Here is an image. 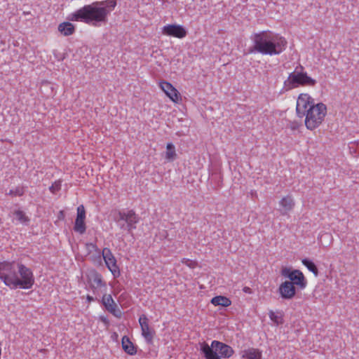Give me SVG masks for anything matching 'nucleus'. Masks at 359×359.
Wrapping results in <instances>:
<instances>
[{"mask_svg":"<svg viewBox=\"0 0 359 359\" xmlns=\"http://www.w3.org/2000/svg\"><path fill=\"white\" fill-rule=\"evenodd\" d=\"M296 114L299 118H304V126L313 131L325 120L327 107L323 102L315 103L314 99L307 93H300L296 102Z\"/></svg>","mask_w":359,"mask_h":359,"instance_id":"1","label":"nucleus"},{"mask_svg":"<svg viewBox=\"0 0 359 359\" xmlns=\"http://www.w3.org/2000/svg\"><path fill=\"white\" fill-rule=\"evenodd\" d=\"M116 6V0L95 1L69 14L67 19L69 21H81L93 26H100L107 21L108 15Z\"/></svg>","mask_w":359,"mask_h":359,"instance_id":"2","label":"nucleus"},{"mask_svg":"<svg viewBox=\"0 0 359 359\" xmlns=\"http://www.w3.org/2000/svg\"><path fill=\"white\" fill-rule=\"evenodd\" d=\"M253 46L250 53H258L264 55H278L287 46V41L281 34L270 29L254 33L251 36Z\"/></svg>","mask_w":359,"mask_h":359,"instance_id":"3","label":"nucleus"},{"mask_svg":"<svg viewBox=\"0 0 359 359\" xmlns=\"http://www.w3.org/2000/svg\"><path fill=\"white\" fill-rule=\"evenodd\" d=\"M0 279L10 287L29 289L34 283L32 271L15 262H0Z\"/></svg>","mask_w":359,"mask_h":359,"instance_id":"4","label":"nucleus"},{"mask_svg":"<svg viewBox=\"0 0 359 359\" xmlns=\"http://www.w3.org/2000/svg\"><path fill=\"white\" fill-rule=\"evenodd\" d=\"M201 351L205 359H227L234 354L231 346L217 340H213L211 345L203 342L201 345Z\"/></svg>","mask_w":359,"mask_h":359,"instance_id":"5","label":"nucleus"},{"mask_svg":"<svg viewBox=\"0 0 359 359\" xmlns=\"http://www.w3.org/2000/svg\"><path fill=\"white\" fill-rule=\"evenodd\" d=\"M317 81L309 76L306 72L304 71V67L300 66L290 73L285 81V85L289 89H293L299 86L313 87L316 85Z\"/></svg>","mask_w":359,"mask_h":359,"instance_id":"6","label":"nucleus"},{"mask_svg":"<svg viewBox=\"0 0 359 359\" xmlns=\"http://www.w3.org/2000/svg\"><path fill=\"white\" fill-rule=\"evenodd\" d=\"M280 274L300 290H304L307 286V280L300 270L285 266L281 269Z\"/></svg>","mask_w":359,"mask_h":359,"instance_id":"7","label":"nucleus"},{"mask_svg":"<svg viewBox=\"0 0 359 359\" xmlns=\"http://www.w3.org/2000/svg\"><path fill=\"white\" fill-rule=\"evenodd\" d=\"M102 255L105 265L114 278H118L121 275L119 266L117 264V260L113 255L111 250L108 248L102 249Z\"/></svg>","mask_w":359,"mask_h":359,"instance_id":"8","label":"nucleus"},{"mask_svg":"<svg viewBox=\"0 0 359 359\" xmlns=\"http://www.w3.org/2000/svg\"><path fill=\"white\" fill-rule=\"evenodd\" d=\"M161 33L165 36L180 39H184L187 35V31L185 27L178 24H168L165 25L161 29Z\"/></svg>","mask_w":359,"mask_h":359,"instance_id":"9","label":"nucleus"},{"mask_svg":"<svg viewBox=\"0 0 359 359\" xmlns=\"http://www.w3.org/2000/svg\"><path fill=\"white\" fill-rule=\"evenodd\" d=\"M158 86L165 95L175 104H180L182 101L180 93L169 82H158Z\"/></svg>","mask_w":359,"mask_h":359,"instance_id":"10","label":"nucleus"},{"mask_svg":"<svg viewBox=\"0 0 359 359\" xmlns=\"http://www.w3.org/2000/svg\"><path fill=\"white\" fill-rule=\"evenodd\" d=\"M118 219L124 221L127 224V229L130 231L136 229V224L139 222V217L133 210H126L118 212Z\"/></svg>","mask_w":359,"mask_h":359,"instance_id":"11","label":"nucleus"},{"mask_svg":"<svg viewBox=\"0 0 359 359\" xmlns=\"http://www.w3.org/2000/svg\"><path fill=\"white\" fill-rule=\"evenodd\" d=\"M86 212L83 205H80L76 208V217L75 219L74 230V231L83 234L86 230Z\"/></svg>","mask_w":359,"mask_h":359,"instance_id":"12","label":"nucleus"},{"mask_svg":"<svg viewBox=\"0 0 359 359\" xmlns=\"http://www.w3.org/2000/svg\"><path fill=\"white\" fill-rule=\"evenodd\" d=\"M278 292L282 299L290 300L295 297L297 287L289 280H285L279 285Z\"/></svg>","mask_w":359,"mask_h":359,"instance_id":"13","label":"nucleus"},{"mask_svg":"<svg viewBox=\"0 0 359 359\" xmlns=\"http://www.w3.org/2000/svg\"><path fill=\"white\" fill-rule=\"evenodd\" d=\"M295 206V201L291 195L283 196L278 201V210L281 215H287L292 212Z\"/></svg>","mask_w":359,"mask_h":359,"instance_id":"14","label":"nucleus"},{"mask_svg":"<svg viewBox=\"0 0 359 359\" xmlns=\"http://www.w3.org/2000/svg\"><path fill=\"white\" fill-rule=\"evenodd\" d=\"M139 323L141 327L142 337L147 343H151L155 334V331L150 327L149 319L143 314L140 316Z\"/></svg>","mask_w":359,"mask_h":359,"instance_id":"15","label":"nucleus"},{"mask_svg":"<svg viewBox=\"0 0 359 359\" xmlns=\"http://www.w3.org/2000/svg\"><path fill=\"white\" fill-rule=\"evenodd\" d=\"M88 279L93 290L106 287V283L103 280L102 275L95 270H92L89 272Z\"/></svg>","mask_w":359,"mask_h":359,"instance_id":"16","label":"nucleus"},{"mask_svg":"<svg viewBox=\"0 0 359 359\" xmlns=\"http://www.w3.org/2000/svg\"><path fill=\"white\" fill-rule=\"evenodd\" d=\"M102 302L109 312L116 316H118V313H120V311L117 309V306L111 294H104Z\"/></svg>","mask_w":359,"mask_h":359,"instance_id":"17","label":"nucleus"},{"mask_svg":"<svg viewBox=\"0 0 359 359\" xmlns=\"http://www.w3.org/2000/svg\"><path fill=\"white\" fill-rule=\"evenodd\" d=\"M57 30L64 36H69L74 34L75 25L70 22H62L57 26Z\"/></svg>","mask_w":359,"mask_h":359,"instance_id":"18","label":"nucleus"},{"mask_svg":"<svg viewBox=\"0 0 359 359\" xmlns=\"http://www.w3.org/2000/svg\"><path fill=\"white\" fill-rule=\"evenodd\" d=\"M121 345L123 351L130 355L137 353V346L130 340L127 336H123L121 339Z\"/></svg>","mask_w":359,"mask_h":359,"instance_id":"19","label":"nucleus"},{"mask_svg":"<svg viewBox=\"0 0 359 359\" xmlns=\"http://www.w3.org/2000/svg\"><path fill=\"white\" fill-rule=\"evenodd\" d=\"M262 351L255 348H248L245 349L241 353V358L243 359H262Z\"/></svg>","mask_w":359,"mask_h":359,"instance_id":"20","label":"nucleus"},{"mask_svg":"<svg viewBox=\"0 0 359 359\" xmlns=\"http://www.w3.org/2000/svg\"><path fill=\"white\" fill-rule=\"evenodd\" d=\"M210 303L215 306L228 307L231 305V300L225 296L218 295L212 298Z\"/></svg>","mask_w":359,"mask_h":359,"instance_id":"21","label":"nucleus"},{"mask_svg":"<svg viewBox=\"0 0 359 359\" xmlns=\"http://www.w3.org/2000/svg\"><path fill=\"white\" fill-rule=\"evenodd\" d=\"M177 157L175 147L172 143H168L166 146V151L163 154V158H165L166 162H172Z\"/></svg>","mask_w":359,"mask_h":359,"instance_id":"22","label":"nucleus"},{"mask_svg":"<svg viewBox=\"0 0 359 359\" xmlns=\"http://www.w3.org/2000/svg\"><path fill=\"white\" fill-rule=\"evenodd\" d=\"M269 317L270 320L276 325H280L284 323L283 315L280 312H275L272 310L269 311Z\"/></svg>","mask_w":359,"mask_h":359,"instance_id":"23","label":"nucleus"},{"mask_svg":"<svg viewBox=\"0 0 359 359\" xmlns=\"http://www.w3.org/2000/svg\"><path fill=\"white\" fill-rule=\"evenodd\" d=\"M15 219L21 224H27L29 222V218L21 210H17L13 212Z\"/></svg>","mask_w":359,"mask_h":359,"instance_id":"24","label":"nucleus"},{"mask_svg":"<svg viewBox=\"0 0 359 359\" xmlns=\"http://www.w3.org/2000/svg\"><path fill=\"white\" fill-rule=\"evenodd\" d=\"M302 263L308 269L309 271L312 272L315 276H317L318 275V270L313 262L307 259H303L302 260Z\"/></svg>","mask_w":359,"mask_h":359,"instance_id":"25","label":"nucleus"},{"mask_svg":"<svg viewBox=\"0 0 359 359\" xmlns=\"http://www.w3.org/2000/svg\"><path fill=\"white\" fill-rule=\"evenodd\" d=\"M25 189L24 187L22 186H18L15 187L11 189H10L9 192L8 193V195L12 196V197H16V196H21L24 194Z\"/></svg>","mask_w":359,"mask_h":359,"instance_id":"26","label":"nucleus"},{"mask_svg":"<svg viewBox=\"0 0 359 359\" xmlns=\"http://www.w3.org/2000/svg\"><path fill=\"white\" fill-rule=\"evenodd\" d=\"M181 262L182 264L186 265L187 266L192 269L198 266V262L195 260H192L190 259L183 258L181 259Z\"/></svg>","mask_w":359,"mask_h":359,"instance_id":"27","label":"nucleus"},{"mask_svg":"<svg viewBox=\"0 0 359 359\" xmlns=\"http://www.w3.org/2000/svg\"><path fill=\"white\" fill-rule=\"evenodd\" d=\"M62 186V182L60 180H57L54 182L52 185L50 187V191L55 194L59 190H60Z\"/></svg>","mask_w":359,"mask_h":359,"instance_id":"28","label":"nucleus"},{"mask_svg":"<svg viewBox=\"0 0 359 359\" xmlns=\"http://www.w3.org/2000/svg\"><path fill=\"white\" fill-rule=\"evenodd\" d=\"M65 217V212L64 210H60L57 214V218L59 220H64Z\"/></svg>","mask_w":359,"mask_h":359,"instance_id":"29","label":"nucleus"},{"mask_svg":"<svg viewBox=\"0 0 359 359\" xmlns=\"http://www.w3.org/2000/svg\"><path fill=\"white\" fill-rule=\"evenodd\" d=\"M243 292H245V293L250 294L251 293V289L249 287H245L243 288Z\"/></svg>","mask_w":359,"mask_h":359,"instance_id":"30","label":"nucleus"},{"mask_svg":"<svg viewBox=\"0 0 359 359\" xmlns=\"http://www.w3.org/2000/svg\"><path fill=\"white\" fill-rule=\"evenodd\" d=\"M86 299L88 302H91L94 301L93 297L90 295H87Z\"/></svg>","mask_w":359,"mask_h":359,"instance_id":"31","label":"nucleus"}]
</instances>
